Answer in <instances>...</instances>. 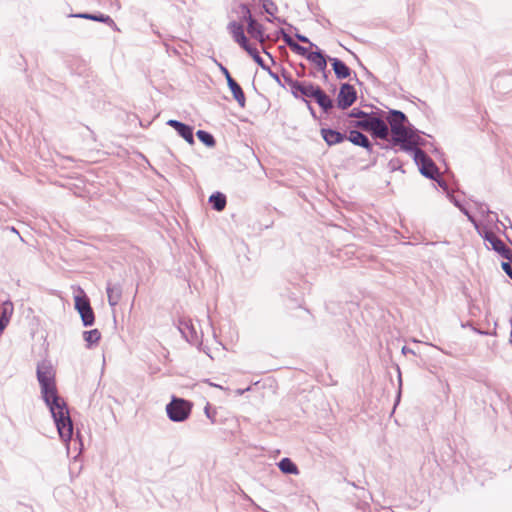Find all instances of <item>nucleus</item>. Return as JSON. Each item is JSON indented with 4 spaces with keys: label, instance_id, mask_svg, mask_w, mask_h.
<instances>
[{
    "label": "nucleus",
    "instance_id": "nucleus-2",
    "mask_svg": "<svg viewBox=\"0 0 512 512\" xmlns=\"http://www.w3.org/2000/svg\"><path fill=\"white\" fill-rule=\"evenodd\" d=\"M348 117L355 118L351 126L369 132L373 139H387L389 130L385 122L384 111L374 107L371 112H366L354 107L348 113Z\"/></svg>",
    "mask_w": 512,
    "mask_h": 512
},
{
    "label": "nucleus",
    "instance_id": "nucleus-22",
    "mask_svg": "<svg viewBox=\"0 0 512 512\" xmlns=\"http://www.w3.org/2000/svg\"><path fill=\"white\" fill-rule=\"evenodd\" d=\"M208 203L210 204L213 210L221 212L225 209L227 204L226 195L219 191L213 192L209 196Z\"/></svg>",
    "mask_w": 512,
    "mask_h": 512
},
{
    "label": "nucleus",
    "instance_id": "nucleus-49",
    "mask_svg": "<svg viewBox=\"0 0 512 512\" xmlns=\"http://www.w3.org/2000/svg\"><path fill=\"white\" fill-rule=\"evenodd\" d=\"M305 69H306V65L303 64V63H300L299 64V68L296 69V75L299 77V78H302V77H305L306 73H305Z\"/></svg>",
    "mask_w": 512,
    "mask_h": 512
},
{
    "label": "nucleus",
    "instance_id": "nucleus-47",
    "mask_svg": "<svg viewBox=\"0 0 512 512\" xmlns=\"http://www.w3.org/2000/svg\"><path fill=\"white\" fill-rule=\"evenodd\" d=\"M305 105L311 115V117L314 119V120H319V117L314 109V107L312 106L310 100H305Z\"/></svg>",
    "mask_w": 512,
    "mask_h": 512
},
{
    "label": "nucleus",
    "instance_id": "nucleus-14",
    "mask_svg": "<svg viewBox=\"0 0 512 512\" xmlns=\"http://www.w3.org/2000/svg\"><path fill=\"white\" fill-rule=\"evenodd\" d=\"M319 85L309 81H299L293 92L291 93L295 99H299L305 103V100L312 98Z\"/></svg>",
    "mask_w": 512,
    "mask_h": 512
},
{
    "label": "nucleus",
    "instance_id": "nucleus-6",
    "mask_svg": "<svg viewBox=\"0 0 512 512\" xmlns=\"http://www.w3.org/2000/svg\"><path fill=\"white\" fill-rule=\"evenodd\" d=\"M413 160L425 178L435 180V177L439 176L440 172L437 165L424 151H417Z\"/></svg>",
    "mask_w": 512,
    "mask_h": 512
},
{
    "label": "nucleus",
    "instance_id": "nucleus-50",
    "mask_svg": "<svg viewBox=\"0 0 512 512\" xmlns=\"http://www.w3.org/2000/svg\"><path fill=\"white\" fill-rule=\"evenodd\" d=\"M362 148H364L369 154H373L374 153V147H373V144L372 142L369 140V145H366V146H361Z\"/></svg>",
    "mask_w": 512,
    "mask_h": 512
},
{
    "label": "nucleus",
    "instance_id": "nucleus-11",
    "mask_svg": "<svg viewBox=\"0 0 512 512\" xmlns=\"http://www.w3.org/2000/svg\"><path fill=\"white\" fill-rule=\"evenodd\" d=\"M384 118L388 130L408 126L410 123L406 114L396 109H389L387 113L384 111Z\"/></svg>",
    "mask_w": 512,
    "mask_h": 512
},
{
    "label": "nucleus",
    "instance_id": "nucleus-9",
    "mask_svg": "<svg viewBox=\"0 0 512 512\" xmlns=\"http://www.w3.org/2000/svg\"><path fill=\"white\" fill-rule=\"evenodd\" d=\"M357 100V91L350 83H342L336 98V106L341 110L351 107Z\"/></svg>",
    "mask_w": 512,
    "mask_h": 512
},
{
    "label": "nucleus",
    "instance_id": "nucleus-3",
    "mask_svg": "<svg viewBox=\"0 0 512 512\" xmlns=\"http://www.w3.org/2000/svg\"><path fill=\"white\" fill-rule=\"evenodd\" d=\"M413 125L408 123V126L399 127L389 130L388 138L383 139L387 141V144L377 143L382 149H394L395 146H399L400 150L406 152L411 151L412 148L407 144L409 138H411V132L413 133Z\"/></svg>",
    "mask_w": 512,
    "mask_h": 512
},
{
    "label": "nucleus",
    "instance_id": "nucleus-45",
    "mask_svg": "<svg viewBox=\"0 0 512 512\" xmlns=\"http://www.w3.org/2000/svg\"><path fill=\"white\" fill-rule=\"evenodd\" d=\"M295 37L296 39L301 42V43H305V44H309L310 47H314L316 44H314L313 42L310 41V39L303 35V34H300V33H296L295 34Z\"/></svg>",
    "mask_w": 512,
    "mask_h": 512
},
{
    "label": "nucleus",
    "instance_id": "nucleus-27",
    "mask_svg": "<svg viewBox=\"0 0 512 512\" xmlns=\"http://www.w3.org/2000/svg\"><path fill=\"white\" fill-rule=\"evenodd\" d=\"M13 310V303L10 300L4 301L0 307V321L8 325L13 314Z\"/></svg>",
    "mask_w": 512,
    "mask_h": 512
},
{
    "label": "nucleus",
    "instance_id": "nucleus-43",
    "mask_svg": "<svg viewBox=\"0 0 512 512\" xmlns=\"http://www.w3.org/2000/svg\"><path fill=\"white\" fill-rule=\"evenodd\" d=\"M362 67L365 71V75H366L367 79L369 81H371L374 85H378L379 79L371 71H369L365 66L362 65Z\"/></svg>",
    "mask_w": 512,
    "mask_h": 512
},
{
    "label": "nucleus",
    "instance_id": "nucleus-15",
    "mask_svg": "<svg viewBox=\"0 0 512 512\" xmlns=\"http://www.w3.org/2000/svg\"><path fill=\"white\" fill-rule=\"evenodd\" d=\"M320 135L324 142L330 147L340 144L347 139L346 132H340L339 130L330 127H322L320 129Z\"/></svg>",
    "mask_w": 512,
    "mask_h": 512
},
{
    "label": "nucleus",
    "instance_id": "nucleus-60",
    "mask_svg": "<svg viewBox=\"0 0 512 512\" xmlns=\"http://www.w3.org/2000/svg\"><path fill=\"white\" fill-rule=\"evenodd\" d=\"M275 19H276V20H278V22H280V23H286V21H285V20H281V19H279V18H275Z\"/></svg>",
    "mask_w": 512,
    "mask_h": 512
},
{
    "label": "nucleus",
    "instance_id": "nucleus-55",
    "mask_svg": "<svg viewBox=\"0 0 512 512\" xmlns=\"http://www.w3.org/2000/svg\"><path fill=\"white\" fill-rule=\"evenodd\" d=\"M6 324L0 321V335L3 333L4 329L6 328Z\"/></svg>",
    "mask_w": 512,
    "mask_h": 512
},
{
    "label": "nucleus",
    "instance_id": "nucleus-62",
    "mask_svg": "<svg viewBox=\"0 0 512 512\" xmlns=\"http://www.w3.org/2000/svg\"><path fill=\"white\" fill-rule=\"evenodd\" d=\"M507 239L510 242V244L512 245V240L509 237H507Z\"/></svg>",
    "mask_w": 512,
    "mask_h": 512
},
{
    "label": "nucleus",
    "instance_id": "nucleus-51",
    "mask_svg": "<svg viewBox=\"0 0 512 512\" xmlns=\"http://www.w3.org/2000/svg\"><path fill=\"white\" fill-rule=\"evenodd\" d=\"M402 353H403L404 355H406V354H408V353L414 354V351H413L411 348H409L408 346H403V347H402Z\"/></svg>",
    "mask_w": 512,
    "mask_h": 512
},
{
    "label": "nucleus",
    "instance_id": "nucleus-44",
    "mask_svg": "<svg viewBox=\"0 0 512 512\" xmlns=\"http://www.w3.org/2000/svg\"><path fill=\"white\" fill-rule=\"evenodd\" d=\"M501 267L503 271L506 273V275L512 279V263L507 260V262H502Z\"/></svg>",
    "mask_w": 512,
    "mask_h": 512
},
{
    "label": "nucleus",
    "instance_id": "nucleus-36",
    "mask_svg": "<svg viewBox=\"0 0 512 512\" xmlns=\"http://www.w3.org/2000/svg\"><path fill=\"white\" fill-rule=\"evenodd\" d=\"M211 59L215 63V65L219 68V70L222 73V75L225 77L226 82L228 81V79L233 78L226 66H224L221 62H219L214 57H211Z\"/></svg>",
    "mask_w": 512,
    "mask_h": 512
},
{
    "label": "nucleus",
    "instance_id": "nucleus-30",
    "mask_svg": "<svg viewBox=\"0 0 512 512\" xmlns=\"http://www.w3.org/2000/svg\"><path fill=\"white\" fill-rule=\"evenodd\" d=\"M238 9L239 10L237 11V13L239 14V17L242 20H244V21H246L248 23L249 21H251V19H254L252 14H251V10H250V7H249L248 4L240 3L238 5Z\"/></svg>",
    "mask_w": 512,
    "mask_h": 512
},
{
    "label": "nucleus",
    "instance_id": "nucleus-29",
    "mask_svg": "<svg viewBox=\"0 0 512 512\" xmlns=\"http://www.w3.org/2000/svg\"><path fill=\"white\" fill-rule=\"evenodd\" d=\"M245 51L253 58L263 70H269V66L265 63L264 59L260 56L258 49L253 46H247Z\"/></svg>",
    "mask_w": 512,
    "mask_h": 512
},
{
    "label": "nucleus",
    "instance_id": "nucleus-12",
    "mask_svg": "<svg viewBox=\"0 0 512 512\" xmlns=\"http://www.w3.org/2000/svg\"><path fill=\"white\" fill-rule=\"evenodd\" d=\"M166 124L172 127L188 144L192 145L195 143L193 126L176 119H170Z\"/></svg>",
    "mask_w": 512,
    "mask_h": 512
},
{
    "label": "nucleus",
    "instance_id": "nucleus-46",
    "mask_svg": "<svg viewBox=\"0 0 512 512\" xmlns=\"http://www.w3.org/2000/svg\"><path fill=\"white\" fill-rule=\"evenodd\" d=\"M280 33L282 34V37H283V40L284 42L286 43V45L291 48L293 43H295V41L291 38V36L289 34H287L284 29H281L280 30Z\"/></svg>",
    "mask_w": 512,
    "mask_h": 512
},
{
    "label": "nucleus",
    "instance_id": "nucleus-21",
    "mask_svg": "<svg viewBox=\"0 0 512 512\" xmlns=\"http://www.w3.org/2000/svg\"><path fill=\"white\" fill-rule=\"evenodd\" d=\"M227 86L232 93L233 98L241 108L246 105V97L242 87L237 83L234 78H230L227 81Z\"/></svg>",
    "mask_w": 512,
    "mask_h": 512
},
{
    "label": "nucleus",
    "instance_id": "nucleus-59",
    "mask_svg": "<svg viewBox=\"0 0 512 512\" xmlns=\"http://www.w3.org/2000/svg\"><path fill=\"white\" fill-rule=\"evenodd\" d=\"M309 76H310V77H316V74H315L314 72H312V71H311V72L309 73Z\"/></svg>",
    "mask_w": 512,
    "mask_h": 512
},
{
    "label": "nucleus",
    "instance_id": "nucleus-34",
    "mask_svg": "<svg viewBox=\"0 0 512 512\" xmlns=\"http://www.w3.org/2000/svg\"><path fill=\"white\" fill-rule=\"evenodd\" d=\"M294 53L306 58V55H309L311 53V51L309 50V48L307 47H304L302 45H300L299 43H297L295 41V43H293L292 47L290 48Z\"/></svg>",
    "mask_w": 512,
    "mask_h": 512
},
{
    "label": "nucleus",
    "instance_id": "nucleus-37",
    "mask_svg": "<svg viewBox=\"0 0 512 512\" xmlns=\"http://www.w3.org/2000/svg\"><path fill=\"white\" fill-rule=\"evenodd\" d=\"M459 210L467 217V219L474 225L475 229L479 230V223L476 218L468 211V209L463 205L459 208Z\"/></svg>",
    "mask_w": 512,
    "mask_h": 512
},
{
    "label": "nucleus",
    "instance_id": "nucleus-63",
    "mask_svg": "<svg viewBox=\"0 0 512 512\" xmlns=\"http://www.w3.org/2000/svg\"><path fill=\"white\" fill-rule=\"evenodd\" d=\"M509 75H512V71L509 72Z\"/></svg>",
    "mask_w": 512,
    "mask_h": 512
},
{
    "label": "nucleus",
    "instance_id": "nucleus-35",
    "mask_svg": "<svg viewBox=\"0 0 512 512\" xmlns=\"http://www.w3.org/2000/svg\"><path fill=\"white\" fill-rule=\"evenodd\" d=\"M262 6H263L264 11L271 16H274V14L278 10L277 6L275 5V3L272 0H264Z\"/></svg>",
    "mask_w": 512,
    "mask_h": 512
},
{
    "label": "nucleus",
    "instance_id": "nucleus-16",
    "mask_svg": "<svg viewBox=\"0 0 512 512\" xmlns=\"http://www.w3.org/2000/svg\"><path fill=\"white\" fill-rule=\"evenodd\" d=\"M69 17L87 19V20L105 23L106 25L110 26L112 29L119 31V28L117 27L114 20L109 15H105L102 13L79 12V13L70 14Z\"/></svg>",
    "mask_w": 512,
    "mask_h": 512
},
{
    "label": "nucleus",
    "instance_id": "nucleus-17",
    "mask_svg": "<svg viewBox=\"0 0 512 512\" xmlns=\"http://www.w3.org/2000/svg\"><path fill=\"white\" fill-rule=\"evenodd\" d=\"M227 29L232 34L233 40L238 43L241 48L245 50L247 46L251 45L245 35L244 26L241 23L231 21Z\"/></svg>",
    "mask_w": 512,
    "mask_h": 512
},
{
    "label": "nucleus",
    "instance_id": "nucleus-18",
    "mask_svg": "<svg viewBox=\"0 0 512 512\" xmlns=\"http://www.w3.org/2000/svg\"><path fill=\"white\" fill-rule=\"evenodd\" d=\"M314 47L316 50L311 51L309 55H306V59L313 63L319 72H324L325 68H327V62L331 57L326 55L317 45Z\"/></svg>",
    "mask_w": 512,
    "mask_h": 512
},
{
    "label": "nucleus",
    "instance_id": "nucleus-58",
    "mask_svg": "<svg viewBox=\"0 0 512 512\" xmlns=\"http://www.w3.org/2000/svg\"><path fill=\"white\" fill-rule=\"evenodd\" d=\"M355 78H356L357 84L361 86V85H362V82L357 78V76H356V75H355Z\"/></svg>",
    "mask_w": 512,
    "mask_h": 512
},
{
    "label": "nucleus",
    "instance_id": "nucleus-10",
    "mask_svg": "<svg viewBox=\"0 0 512 512\" xmlns=\"http://www.w3.org/2000/svg\"><path fill=\"white\" fill-rule=\"evenodd\" d=\"M412 130L413 133L411 132V138H409V142L407 143L412 148V150L406 151L407 153L412 154V156L414 157L417 151H423L420 147H431L432 152H439L438 148L435 147L432 142L421 137V134H423L422 131L418 130L414 126Z\"/></svg>",
    "mask_w": 512,
    "mask_h": 512
},
{
    "label": "nucleus",
    "instance_id": "nucleus-7",
    "mask_svg": "<svg viewBox=\"0 0 512 512\" xmlns=\"http://www.w3.org/2000/svg\"><path fill=\"white\" fill-rule=\"evenodd\" d=\"M480 236L487 242L490 243L492 249L497 252L502 258L511 260L512 250L506 246V244L497 237L492 231L483 228V231L478 230Z\"/></svg>",
    "mask_w": 512,
    "mask_h": 512
},
{
    "label": "nucleus",
    "instance_id": "nucleus-54",
    "mask_svg": "<svg viewBox=\"0 0 512 512\" xmlns=\"http://www.w3.org/2000/svg\"><path fill=\"white\" fill-rule=\"evenodd\" d=\"M205 382H206V383H208L210 386L218 387V388H221V389H222V386H220V385H217V384H214V383L210 382V380H209V379H206V380H205Z\"/></svg>",
    "mask_w": 512,
    "mask_h": 512
},
{
    "label": "nucleus",
    "instance_id": "nucleus-32",
    "mask_svg": "<svg viewBox=\"0 0 512 512\" xmlns=\"http://www.w3.org/2000/svg\"><path fill=\"white\" fill-rule=\"evenodd\" d=\"M475 204H476V208H477L479 213H481L482 215H484V214H486V215H494L495 216V220L497 222H499L503 226L504 229H506V226L502 222L499 221V219L497 217V214L492 212L485 203L475 201Z\"/></svg>",
    "mask_w": 512,
    "mask_h": 512
},
{
    "label": "nucleus",
    "instance_id": "nucleus-48",
    "mask_svg": "<svg viewBox=\"0 0 512 512\" xmlns=\"http://www.w3.org/2000/svg\"><path fill=\"white\" fill-rule=\"evenodd\" d=\"M447 197H448V199L450 200V202H452V203H453V205H454L455 207H457L458 209H459L460 207H462V206H463V204L461 203V201H460L459 199H457V198L454 196L453 192H448Z\"/></svg>",
    "mask_w": 512,
    "mask_h": 512
},
{
    "label": "nucleus",
    "instance_id": "nucleus-1",
    "mask_svg": "<svg viewBox=\"0 0 512 512\" xmlns=\"http://www.w3.org/2000/svg\"><path fill=\"white\" fill-rule=\"evenodd\" d=\"M36 376L41 389V396L48 407L60 439L67 444L73 440V422L67 403L58 394L55 373L49 361L43 360L37 364Z\"/></svg>",
    "mask_w": 512,
    "mask_h": 512
},
{
    "label": "nucleus",
    "instance_id": "nucleus-33",
    "mask_svg": "<svg viewBox=\"0 0 512 512\" xmlns=\"http://www.w3.org/2000/svg\"><path fill=\"white\" fill-rule=\"evenodd\" d=\"M312 98L319 106H322V104L326 102L330 96L327 95L320 86H318Z\"/></svg>",
    "mask_w": 512,
    "mask_h": 512
},
{
    "label": "nucleus",
    "instance_id": "nucleus-20",
    "mask_svg": "<svg viewBox=\"0 0 512 512\" xmlns=\"http://www.w3.org/2000/svg\"><path fill=\"white\" fill-rule=\"evenodd\" d=\"M329 61L337 79L343 80L351 76L352 70L344 61L336 57L329 58Z\"/></svg>",
    "mask_w": 512,
    "mask_h": 512
},
{
    "label": "nucleus",
    "instance_id": "nucleus-53",
    "mask_svg": "<svg viewBox=\"0 0 512 512\" xmlns=\"http://www.w3.org/2000/svg\"><path fill=\"white\" fill-rule=\"evenodd\" d=\"M75 442H78L80 445V449H82L83 444H82L81 436H80L79 432H77V439L75 440Z\"/></svg>",
    "mask_w": 512,
    "mask_h": 512
},
{
    "label": "nucleus",
    "instance_id": "nucleus-23",
    "mask_svg": "<svg viewBox=\"0 0 512 512\" xmlns=\"http://www.w3.org/2000/svg\"><path fill=\"white\" fill-rule=\"evenodd\" d=\"M247 31L249 35L257 41H265L264 27L257 20L251 19V21L247 23Z\"/></svg>",
    "mask_w": 512,
    "mask_h": 512
},
{
    "label": "nucleus",
    "instance_id": "nucleus-26",
    "mask_svg": "<svg viewBox=\"0 0 512 512\" xmlns=\"http://www.w3.org/2000/svg\"><path fill=\"white\" fill-rule=\"evenodd\" d=\"M83 339L86 342V348L90 349L97 345L101 340V332L96 328L84 331Z\"/></svg>",
    "mask_w": 512,
    "mask_h": 512
},
{
    "label": "nucleus",
    "instance_id": "nucleus-56",
    "mask_svg": "<svg viewBox=\"0 0 512 512\" xmlns=\"http://www.w3.org/2000/svg\"><path fill=\"white\" fill-rule=\"evenodd\" d=\"M10 229L12 232L16 233L20 237V239L23 241V238L20 236L19 232L14 227H11Z\"/></svg>",
    "mask_w": 512,
    "mask_h": 512
},
{
    "label": "nucleus",
    "instance_id": "nucleus-31",
    "mask_svg": "<svg viewBox=\"0 0 512 512\" xmlns=\"http://www.w3.org/2000/svg\"><path fill=\"white\" fill-rule=\"evenodd\" d=\"M281 75H282V78H283V81H284V85H288L289 88H290V93L293 92V90L295 89V87L297 86V84L299 83L298 80H295L293 79V77L291 76V74L289 72L286 71L285 68H281Z\"/></svg>",
    "mask_w": 512,
    "mask_h": 512
},
{
    "label": "nucleus",
    "instance_id": "nucleus-57",
    "mask_svg": "<svg viewBox=\"0 0 512 512\" xmlns=\"http://www.w3.org/2000/svg\"><path fill=\"white\" fill-rule=\"evenodd\" d=\"M264 54H267V55L271 58L272 62H273V63H275V61H274V59H273L272 55H271L269 52H267L266 50H264Z\"/></svg>",
    "mask_w": 512,
    "mask_h": 512
},
{
    "label": "nucleus",
    "instance_id": "nucleus-41",
    "mask_svg": "<svg viewBox=\"0 0 512 512\" xmlns=\"http://www.w3.org/2000/svg\"><path fill=\"white\" fill-rule=\"evenodd\" d=\"M438 186L446 192V194L448 195V192H452L449 188V185L448 183L439 175L438 177H435V180H434Z\"/></svg>",
    "mask_w": 512,
    "mask_h": 512
},
{
    "label": "nucleus",
    "instance_id": "nucleus-39",
    "mask_svg": "<svg viewBox=\"0 0 512 512\" xmlns=\"http://www.w3.org/2000/svg\"><path fill=\"white\" fill-rule=\"evenodd\" d=\"M204 413L206 417L211 421L212 424L216 423V410L211 408V405L209 403L206 404L204 408Z\"/></svg>",
    "mask_w": 512,
    "mask_h": 512
},
{
    "label": "nucleus",
    "instance_id": "nucleus-19",
    "mask_svg": "<svg viewBox=\"0 0 512 512\" xmlns=\"http://www.w3.org/2000/svg\"><path fill=\"white\" fill-rule=\"evenodd\" d=\"M106 293L109 305L111 307H115L122 298V285L120 283L108 281L106 285Z\"/></svg>",
    "mask_w": 512,
    "mask_h": 512
},
{
    "label": "nucleus",
    "instance_id": "nucleus-61",
    "mask_svg": "<svg viewBox=\"0 0 512 512\" xmlns=\"http://www.w3.org/2000/svg\"><path fill=\"white\" fill-rule=\"evenodd\" d=\"M397 371L400 373V368L397 367ZM399 381L401 382V376L399 375Z\"/></svg>",
    "mask_w": 512,
    "mask_h": 512
},
{
    "label": "nucleus",
    "instance_id": "nucleus-13",
    "mask_svg": "<svg viewBox=\"0 0 512 512\" xmlns=\"http://www.w3.org/2000/svg\"><path fill=\"white\" fill-rule=\"evenodd\" d=\"M178 329L183 338L190 344L198 342V333L191 319L185 317L180 318L178 320Z\"/></svg>",
    "mask_w": 512,
    "mask_h": 512
},
{
    "label": "nucleus",
    "instance_id": "nucleus-52",
    "mask_svg": "<svg viewBox=\"0 0 512 512\" xmlns=\"http://www.w3.org/2000/svg\"><path fill=\"white\" fill-rule=\"evenodd\" d=\"M321 74H322L323 80L327 81L328 75L330 74V72L327 70V68H325L324 72H321Z\"/></svg>",
    "mask_w": 512,
    "mask_h": 512
},
{
    "label": "nucleus",
    "instance_id": "nucleus-5",
    "mask_svg": "<svg viewBox=\"0 0 512 512\" xmlns=\"http://www.w3.org/2000/svg\"><path fill=\"white\" fill-rule=\"evenodd\" d=\"M74 308L81 318L84 327H91L95 323V314L90 304V299L83 289L79 288V294L74 296Z\"/></svg>",
    "mask_w": 512,
    "mask_h": 512
},
{
    "label": "nucleus",
    "instance_id": "nucleus-25",
    "mask_svg": "<svg viewBox=\"0 0 512 512\" xmlns=\"http://www.w3.org/2000/svg\"><path fill=\"white\" fill-rule=\"evenodd\" d=\"M277 466L286 475H298L300 473L298 466L288 457L282 458Z\"/></svg>",
    "mask_w": 512,
    "mask_h": 512
},
{
    "label": "nucleus",
    "instance_id": "nucleus-42",
    "mask_svg": "<svg viewBox=\"0 0 512 512\" xmlns=\"http://www.w3.org/2000/svg\"><path fill=\"white\" fill-rule=\"evenodd\" d=\"M268 75L281 87H284V84L281 81V78L278 73L274 72L270 67L269 70H265Z\"/></svg>",
    "mask_w": 512,
    "mask_h": 512
},
{
    "label": "nucleus",
    "instance_id": "nucleus-40",
    "mask_svg": "<svg viewBox=\"0 0 512 512\" xmlns=\"http://www.w3.org/2000/svg\"><path fill=\"white\" fill-rule=\"evenodd\" d=\"M336 103V100L334 101L331 97L322 104V106H319L323 113L329 114L330 111L334 108Z\"/></svg>",
    "mask_w": 512,
    "mask_h": 512
},
{
    "label": "nucleus",
    "instance_id": "nucleus-8",
    "mask_svg": "<svg viewBox=\"0 0 512 512\" xmlns=\"http://www.w3.org/2000/svg\"><path fill=\"white\" fill-rule=\"evenodd\" d=\"M280 297L287 308L293 309L301 307L302 303V292L300 288L293 284L288 283L280 290Z\"/></svg>",
    "mask_w": 512,
    "mask_h": 512
},
{
    "label": "nucleus",
    "instance_id": "nucleus-4",
    "mask_svg": "<svg viewBox=\"0 0 512 512\" xmlns=\"http://www.w3.org/2000/svg\"><path fill=\"white\" fill-rule=\"evenodd\" d=\"M192 408L193 403L190 400L172 396L170 402L166 405L167 417L175 423L184 422L190 417Z\"/></svg>",
    "mask_w": 512,
    "mask_h": 512
},
{
    "label": "nucleus",
    "instance_id": "nucleus-38",
    "mask_svg": "<svg viewBox=\"0 0 512 512\" xmlns=\"http://www.w3.org/2000/svg\"><path fill=\"white\" fill-rule=\"evenodd\" d=\"M402 166H403V163L399 158H392L388 163V168L392 172L401 170L404 173V170H402Z\"/></svg>",
    "mask_w": 512,
    "mask_h": 512
},
{
    "label": "nucleus",
    "instance_id": "nucleus-28",
    "mask_svg": "<svg viewBox=\"0 0 512 512\" xmlns=\"http://www.w3.org/2000/svg\"><path fill=\"white\" fill-rule=\"evenodd\" d=\"M196 136L198 140L208 148H212L216 145L214 136L206 130H198Z\"/></svg>",
    "mask_w": 512,
    "mask_h": 512
},
{
    "label": "nucleus",
    "instance_id": "nucleus-24",
    "mask_svg": "<svg viewBox=\"0 0 512 512\" xmlns=\"http://www.w3.org/2000/svg\"><path fill=\"white\" fill-rule=\"evenodd\" d=\"M346 140L359 147L369 145V138L358 129L349 130Z\"/></svg>",
    "mask_w": 512,
    "mask_h": 512
}]
</instances>
